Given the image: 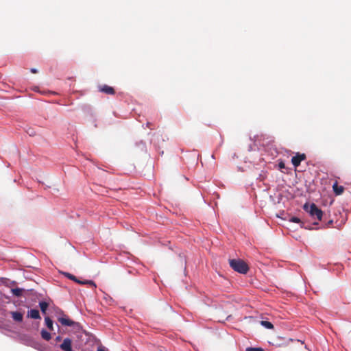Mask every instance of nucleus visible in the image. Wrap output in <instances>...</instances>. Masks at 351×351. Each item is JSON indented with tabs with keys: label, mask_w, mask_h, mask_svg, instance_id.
I'll return each instance as SVG.
<instances>
[{
	"label": "nucleus",
	"mask_w": 351,
	"mask_h": 351,
	"mask_svg": "<svg viewBox=\"0 0 351 351\" xmlns=\"http://www.w3.org/2000/svg\"><path fill=\"white\" fill-rule=\"evenodd\" d=\"M58 313L61 315V317H58V321L63 326H71L76 330H80L82 326L78 322H75L70 319L66 315H65L63 311L60 309L58 310Z\"/></svg>",
	"instance_id": "obj_2"
},
{
	"label": "nucleus",
	"mask_w": 351,
	"mask_h": 351,
	"mask_svg": "<svg viewBox=\"0 0 351 351\" xmlns=\"http://www.w3.org/2000/svg\"><path fill=\"white\" fill-rule=\"evenodd\" d=\"M48 303L46 302H40L39 303V306L40 308V310H41V312L43 313V314H45L46 313V311H47V309L48 308Z\"/></svg>",
	"instance_id": "obj_13"
},
{
	"label": "nucleus",
	"mask_w": 351,
	"mask_h": 351,
	"mask_svg": "<svg viewBox=\"0 0 351 351\" xmlns=\"http://www.w3.org/2000/svg\"><path fill=\"white\" fill-rule=\"evenodd\" d=\"M290 221L299 223L301 222V220L297 217H292L290 219Z\"/></svg>",
	"instance_id": "obj_18"
},
{
	"label": "nucleus",
	"mask_w": 351,
	"mask_h": 351,
	"mask_svg": "<svg viewBox=\"0 0 351 351\" xmlns=\"http://www.w3.org/2000/svg\"><path fill=\"white\" fill-rule=\"evenodd\" d=\"M97 351H106L104 348H99Z\"/></svg>",
	"instance_id": "obj_23"
},
{
	"label": "nucleus",
	"mask_w": 351,
	"mask_h": 351,
	"mask_svg": "<svg viewBox=\"0 0 351 351\" xmlns=\"http://www.w3.org/2000/svg\"><path fill=\"white\" fill-rule=\"evenodd\" d=\"M333 223V220H329L328 221L327 227H329L330 225H332Z\"/></svg>",
	"instance_id": "obj_21"
},
{
	"label": "nucleus",
	"mask_w": 351,
	"mask_h": 351,
	"mask_svg": "<svg viewBox=\"0 0 351 351\" xmlns=\"http://www.w3.org/2000/svg\"><path fill=\"white\" fill-rule=\"evenodd\" d=\"M230 267L236 271L245 274L249 270L247 264L241 259L229 260Z\"/></svg>",
	"instance_id": "obj_1"
},
{
	"label": "nucleus",
	"mask_w": 351,
	"mask_h": 351,
	"mask_svg": "<svg viewBox=\"0 0 351 351\" xmlns=\"http://www.w3.org/2000/svg\"><path fill=\"white\" fill-rule=\"evenodd\" d=\"M45 324H46V326H47V328L50 330H53V321L51 320V319L49 317H45Z\"/></svg>",
	"instance_id": "obj_12"
},
{
	"label": "nucleus",
	"mask_w": 351,
	"mask_h": 351,
	"mask_svg": "<svg viewBox=\"0 0 351 351\" xmlns=\"http://www.w3.org/2000/svg\"><path fill=\"white\" fill-rule=\"evenodd\" d=\"M295 342H298H298H300V341H299V340H295Z\"/></svg>",
	"instance_id": "obj_24"
},
{
	"label": "nucleus",
	"mask_w": 351,
	"mask_h": 351,
	"mask_svg": "<svg viewBox=\"0 0 351 351\" xmlns=\"http://www.w3.org/2000/svg\"><path fill=\"white\" fill-rule=\"evenodd\" d=\"M41 337L43 339L46 340V341H49L51 339V335L49 332H47V330L43 329L41 330Z\"/></svg>",
	"instance_id": "obj_14"
},
{
	"label": "nucleus",
	"mask_w": 351,
	"mask_h": 351,
	"mask_svg": "<svg viewBox=\"0 0 351 351\" xmlns=\"http://www.w3.org/2000/svg\"><path fill=\"white\" fill-rule=\"evenodd\" d=\"M61 339H62V337H61L60 336H58V337H56V341H61Z\"/></svg>",
	"instance_id": "obj_22"
},
{
	"label": "nucleus",
	"mask_w": 351,
	"mask_h": 351,
	"mask_svg": "<svg viewBox=\"0 0 351 351\" xmlns=\"http://www.w3.org/2000/svg\"><path fill=\"white\" fill-rule=\"evenodd\" d=\"M332 189L337 195H341L344 191V187L339 186L337 182L332 185Z\"/></svg>",
	"instance_id": "obj_8"
},
{
	"label": "nucleus",
	"mask_w": 351,
	"mask_h": 351,
	"mask_svg": "<svg viewBox=\"0 0 351 351\" xmlns=\"http://www.w3.org/2000/svg\"><path fill=\"white\" fill-rule=\"evenodd\" d=\"M63 274H64L66 277H67L69 279L72 280H73V281H75V282H76V281H77V278L75 276H73V274H69V273L64 272V273H63Z\"/></svg>",
	"instance_id": "obj_16"
},
{
	"label": "nucleus",
	"mask_w": 351,
	"mask_h": 351,
	"mask_svg": "<svg viewBox=\"0 0 351 351\" xmlns=\"http://www.w3.org/2000/svg\"><path fill=\"white\" fill-rule=\"evenodd\" d=\"M23 289L21 288H14L11 289V292L12 294L16 297H20L22 295Z\"/></svg>",
	"instance_id": "obj_11"
},
{
	"label": "nucleus",
	"mask_w": 351,
	"mask_h": 351,
	"mask_svg": "<svg viewBox=\"0 0 351 351\" xmlns=\"http://www.w3.org/2000/svg\"><path fill=\"white\" fill-rule=\"evenodd\" d=\"M304 209L309 213L310 215L319 221H321L323 216V212L315 204H311L310 206L307 204L304 206Z\"/></svg>",
	"instance_id": "obj_3"
},
{
	"label": "nucleus",
	"mask_w": 351,
	"mask_h": 351,
	"mask_svg": "<svg viewBox=\"0 0 351 351\" xmlns=\"http://www.w3.org/2000/svg\"><path fill=\"white\" fill-rule=\"evenodd\" d=\"M12 315V317L13 319L18 322H21L23 321V314L18 311H13L10 313Z\"/></svg>",
	"instance_id": "obj_9"
},
{
	"label": "nucleus",
	"mask_w": 351,
	"mask_h": 351,
	"mask_svg": "<svg viewBox=\"0 0 351 351\" xmlns=\"http://www.w3.org/2000/svg\"><path fill=\"white\" fill-rule=\"evenodd\" d=\"M261 324L262 326H265L266 328H268V329L274 328V325L269 322L261 321Z\"/></svg>",
	"instance_id": "obj_15"
},
{
	"label": "nucleus",
	"mask_w": 351,
	"mask_h": 351,
	"mask_svg": "<svg viewBox=\"0 0 351 351\" xmlns=\"http://www.w3.org/2000/svg\"><path fill=\"white\" fill-rule=\"evenodd\" d=\"M71 344V340L69 338H65L60 348L63 351H73Z\"/></svg>",
	"instance_id": "obj_5"
},
{
	"label": "nucleus",
	"mask_w": 351,
	"mask_h": 351,
	"mask_svg": "<svg viewBox=\"0 0 351 351\" xmlns=\"http://www.w3.org/2000/svg\"><path fill=\"white\" fill-rule=\"evenodd\" d=\"M30 71H31L32 73H38V71H37V69H31Z\"/></svg>",
	"instance_id": "obj_20"
},
{
	"label": "nucleus",
	"mask_w": 351,
	"mask_h": 351,
	"mask_svg": "<svg viewBox=\"0 0 351 351\" xmlns=\"http://www.w3.org/2000/svg\"><path fill=\"white\" fill-rule=\"evenodd\" d=\"M99 91L108 95H114L115 93L114 89L108 85H104L99 87Z\"/></svg>",
	"instance_id": "obj_6"
},
{
	"label": "nucleus",
	"mask_w": 351,
	"mask_h": 351,
	"mask_svg": "<svg viewBox=\"0 0 351 351\" xmlns=\"http://www.w3.org/2000/svg\"><path fill=\"white\" fill-rule=\"evenodd\" d=\"M306 156L305 154L297 153L295 156L291 158V162L295 167H298L302 160L306 159Z\"/></svg>",
	"instance_id": "obj_4"
},
{
	"label": "nucleus",
	"mask_w": 351,
	"mask_h": 351,
	"mask_svg": "<svg viewBox=\"0 0 351 351\" xmlns=\"http://www.w3.org/2000/svg\"><path fill=\"white\" fill-rule=\"evenodd\" d=\"M76 282L78 283V284H80V285H89L90 286H91V287H93L94 288H96V285H95V283L93 280L82 281V280H80L77 279Z\"/></svg>",
	"instance_id": "obj_10"
},
{
	"label": "nucleus",
	"mask_w": 351,
	"mask_h": 351,
	"mask_svg": "<svg viewBox=\"0 0 351 351\" xmlns=\"http://www.w3.org/2000/svg\"><path fill=\"white\" fill-rule=\"evenodd\" d=\"M27 317L32 319H40V313L37 309H31L27 312Z\"/></svg>",
	"instance_id": "obj_7"
},
{
	"label": "nucleus",
	"mask_w": 351,
	"mask_h": 351,
	"mask_svg": "<svg viewBox=\"0 0 351 351\" xmlns=\"http://www.w3.org/2000/svg\"><path fill=\"white\" fill-rule=\"evenodd\" d=\"M246 351H265V350L262 348H252L248 347L245 350Z\"/></svg>",
	"instance_id": "obj_17"
},
{
	"label": "nucleus",
	"mask_w": 351,
	"mask_h": 351,
	"mask_svg": "<svg viewBox=\"0 0 351 351\" xmlns=\"http://www.w3.org/2000/svg\"><path fill=\"white\" fill-rule=\"evenodd\" d=\"M278 166L280 169H283L285 167V165L283 162H279Z\"/></svg>",
	"instance_id": "obj_19"
}]
</instances>
